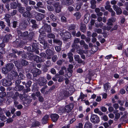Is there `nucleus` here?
<instances>
[{
	"label": "nucleus",
	"mask_w": 128,
	"mask_h": 128,
	"mask_svg": "<svg viewBox=\"0 0 128 128\" xmlns=\"http://www.w3.org/2000/svg\"><path fill=\"white\" fill-rule=\"evenodd\" d=\"M74 107V105L72 104L65 106L64 107H62L60 108L58 110V113L60 114L62 113H68L70 112L72 110Z\"/></svg>",
	"instance_id": "nucleus-1"
},
{
	"label": "nucleus",
	"mask_w": 128,
	"mask_h": 128,
	"mask_svg": "<svg viewBox=\"0 0 128 128\" xmlns=\"http://www.w3.org/2000/svg\"><path fill=\"white\" fill-rule=\"evenodd\" d=\"M60 32L59 34L61 36L64 40H67L71 37V34L68 32L64 30L62 31H60Z\"/></svg>",
	"instance_id": "nucleus-2"
},
{
	"label": "nucleus",
	"mask_w": 128,
	"mask_h": 128,
	"mask_svg": "<svg viewBox=\"0 0 128 128\" xmlns=\"http://www.w3.org/2000/svg\"><path fill=\"white\" fill-rule=\"evenodd\" d=\"M51 31V26L46 24H44L42 29L39 30V32L40 33H43L44 32L49 33Z\"/></svg>",
	"instance_id": "nucleus-3"
},
{
	"label": "nucleus",
	"mask_w": 128,
	"mask_h": 128,
	"mask_svg": "<svg viewBox=\"0 0 128 128\" xmlns=\"http://www.w3.org/2000/svg\"><path fill=\"white\" fill-rule=\"evenodd\" d=\"M71 46L72 48L70 50V52H75L76 50V52L78 54H81L82 53L83 50L81 49L79 44L72 45Z\"/></svg>",
	"instance_id": "nucleus-4"
},
{
	"label": "nucleus",
	"mask_w": 128,
	"mask_h": 128,
	"mask_svg": "<svg viewBox=\"0 0 128 128\" xmlns=\"http://www.w3.org/2000/svg\"><path fill=\"white\" fill-rule=\"evenodd\" d=\"M33 13L36 19L38 21L42 20L44 18L45 16V14L36 11L34 12Z\"/></svg>",
	"instance_id": "nucleus-5"
},
{
	"label": "nucleus",
	"mask_w": 128,
	"mask_h": 128,
	"mask_svg": "<svg viewBox=\"0 0 128 128\" xmlns=\"http://www.w3.org/2000/svg\"><path fill=\"white\" fill-rule=\"evenodd\" d=\"M72 94H70L68 91L64 90L60 93L59 98L60 100H62L64 98H68Z\"/></svg>",
	"instance_id": "nucleus-6"
},
{
	"label": "nucleus",
	"mask_w": 128,
	"mask_h": 128,
	"mask_svg": "<svg viewBox=\"0 0 128 128\" xmlns=\"http://www.w3.org/2000/svg\"><path fill=\"white\" fill-rule=\"evenodd\" d=\"M91 122L94 123H98L100 122L99 118L97 115L92 114L90 118Z\"/></svg>",
	"instance_id": "nucleus-7"
},
{
	"label": "nucleus",
	"mask_w": 128,
	"mask_h": 128,
	"mask_svg": "<svg viewBox=\"0 0 128 128\" xmlns=\"http://www.w3.org/2000/svg\"><path fill=\"white\" fill-rule=\"evenodd\" d=\"M47 83V80L44 77H40L38 80V83L40 86H43Z\"/></svg>",
	"instance_id": "nucleus-8"
},
{
	"label": "nucleus",
	"mask_w": 128,
	"mask_h": 128,
	"mask_svg": "<svg viewBox=\"0 0 128 128\" xmlns=\"http://www.w3.org/2000/svg\"><path fill=\"white\" fill-rule=\"evenodd\" d=\"M32 72L33 73V76L34 77H36L41 73V71L36 68H33L32 70Z\"/></svg>",
	"instance_id": "nucleus-9"
},
{
	"label": "nucleus",
	"mask_w": 128,
	"mask_h": 128,
	"mask_svg": "<svg viewBox=\"0 0 128 128\" xmlns=\"http://www.w3.org/2000/svg\"><path fill=\"white\" fill-rule=\"evenodd\" d=\"M112 8L116 12L117 14L120 15L122 13V11L121 9L117 5H113Z\"/></svg>",
	"instance_id": "nucleus-10"
},
{
	"label": "nucleus",
	"mask_w": 128,
	"mask_h": 128,
	"mask_svg": "<svg viewBox=\"0 0 128 128\" xmlns=\"http://www.w3.org/2000/svg\"><path fill=\"white\" fill-rule=\"evenodd\" d=\"M74 58L76 61L78 63L82 64H85V62L84 61L82 60L80 58L78 54H75L74 55Z\"/></svg>",
	"instance_id": "nucleus-11"
},
{
	"label": "nucleus",
	"mask_w": 128,
	"mask_h": 128,
	"mask_svg": "<svg viewBox=\"0 0 128 128\" xmlns=\"http://www.w3.org/2000/svg\"><path fill=\"white\" fill-rule=\"evenodd\" d=\"M46 54L48 56L47 58V59L50 60L51 59L50 56L53 55L54 54V51L50 49H47L46 50Z\"/></svg>",
	"instance_id": "nucleus-12"
},
{
	"label": "nucleus",
	"mask_w": 128,
	"mask_h": 128,
	"mask_svg": "<svg viewBox=\"0 0 128 128\" xmlns=\"http://www.w3.org/2000/svg\"><path fill=\"white\" fill-rule=\"evenodd\" d=\"M50 117L52 121L53 122H56L58 120L59 116L56 114H52L50 115Z\"/></svg>",
	"instance_id": "nucleus-13"
},
{
	"label": "nucleus",
	"mask_w": 128,
	"mask_h": 128,
	"mask_svg": "<svg viewBox=\"0 0 128 128\" xmlns=\"http://www.w3.org/2000/svg\"><path fill=\"white\" fill-rule=\"evenodd\" d=\"M34 60L37 63L43 62L45 61L44 59L36 55H35Z\"/></svg>",
	"instance_id": "nucleus-14"
},
{
	"label": "nucleus",
	"mask_w": 128,
	"mask_h": 128,
	"mask_svg": "<svg viewBox=\"0 0 128 128\" xmlns=\"http://www.w3.org/2000/svg\"><path fill=\"white\" fill-rule=\"evenodd\" d=\"M113 113L115 115L114 120L116 121L120 118V114L118 112V110H116L114 111Z\"/></svg>",
	"instance_id": "nucleus-15"
},
{
	"label": "nucleus",
	"mask_w": 128,
	"mask_h": 128,
	"mask_svg": "<svg viewBox=\"0 0 128 128\" xmlns=\"http://www.w3.org/2000/svg\"><path fill=\"white\" fill-rule=\"evenodd\" d=\"M54 6L56 8L55 9L56 12H60L61 11V6L60 5L59 3L57 2L55 3Z\"/></svg>",
	"instance_id": "nucleus-16"
},
{
	"label": "nucleus",
	"mask_w": 128,
	"mask_h": 128,
	"mask_svg": "<svg viewBox=\"0 0 128 128\" xmlns=\"http://www.w3.org/2000/svg\"><path fill=\"white\" fill-rule=\"evenodd\" d=\"M73 1L71 0H65L62 2L63 5L66 6H69L73 3Z\"/></svg>",
	"instance_id": "nucleus-17"
},
{
	"label": "nucleus",
	"mask_w": 128,
	"mask_h": 128,
	"mask_svg": "<svg viewBox=\"0 0 128 128\" xmlns=\"http://www.w3.org/2000/svg\"><path fill=\"white\" fill-rule=\"evenodd\" d=\"M50 118V116L47 114L45 115L43 118L42 120V121L43 124H46L47 123L48 120Z\"/></svg>",
	"instance_id": "nucleus-18"
},
{
	"label": "nucleus",
	"mask_w": 128,
	"mask_h": 128,
	"mask_svg": "<svg viewBox=\"0 0 128 128\" xmlns=\"http://www.w3.org/2000/svg\"><path fill=\"white\" fill-rule=\"evenodd\" d=\"M114 19V18L112 17L111 18H109L108 20V22L107 23V24L108 26H109V30L111 28H112L111 26L113 25L112 22H113V20Z\"/></svg>",
	"instance_id": "nucleus-19"
},
{
	"label": "nucleus",
	"mask_w": 128,
	"mask_h": 128,
	"mask_svg": "<svg viewBox=\"0 0 128 128\" xmlns=\"http://www.w3.org/2000/svg\"><path fill=\"white\" fill-rule=\"evenodd\" d=\"M27 54V55L28 58L29 60H34L35 55H34L32 54L31 53H28Z\"/></svg>",
	"instance_id": "nucleus-20"
},
{
	"label": "nucleus",
	"mask_w": 128,
	"mask_h": 128,
	"mask_svg": "<svg viewBox=\"0 0 128 128\" xmlns=\"http://www.w3.org/2000/svg\"><path fill=\"white\" fill-rule=\"evenodd\" d=\"M25 18H31L32 15L30 12H29L26 11L22 15Z\"/></svg>",
	"instance_id": "nucleus-21"
},
{
	"label": "nucleus",
	"mask_w": 128,
	"mask_h": 128,
	"mask_svg": "<svg viewBox=\"0 0 128 128\" xmlns=\"http://www.w3.org/2000/svg\"><path fill=\"white\" fill-rule=\"evenodd\" d=\"M80 30L82 32H86V27L85 24H81Z\"/></svg>",
	"instance_id": "nucleus-22"
},
{
	"label": "nucleus",
	"mask_w": 128,
	"mask_h": 128,
	"mask_svg": "<svg viewBox=\"0 0 128 128\" xmlns=\"http://www.w3.org/2000/svg\"><path fill=\"white\" fill-rule=\"evenodd\" d=\"M2 82V85L4 86H7L8 85V80L5 78L1 80Z\"/></svg>",
	"instance_id": "nucleus-23"
},
{
	"label": "nucleus",
	"mask_w": 128,
	"mask_h": 128,
	"mask_svg": "<svg viewBox=\"0 0 128 128\" xmlns=\"http://www.w3.org/2000/svg\"><path fill=\"white\" fill-rule=\"evenodd\" d=\"M91 4V7L93 9H94L96 7V2L94 0H92L90 1Z\"/></svg>",
	"instance_id": "nucleus-24"
},
{
	"label": "nucleus",
	"mask_w": 128,
	"mask_h": 128,
	"mask_svg": "<svg viewBox=\"0 0 128 128\" xmlns=\"http://www.w3.org/2000/svg\"><path fill=\"white\" fill-rule=\"evenodd\" d=\"M53 42L54 43L58 44V45L61 46L62 44V42L60 40L57 39H54L53 40Z\"/></svg>",
	"instance_id": "nucleus-25"
},
{
	"label": "nucleus",
	"mask_w": 128,
	"mask_h": 128,
	"mask_svg": "<svg viewBox=\"0 0 128 128\" xmlns=\"http://www.w3.org/2000/svg\"><path fill=\"white\" fill-rule=\"evenodd\" d=\"M92 124L89 122H86L84 125V128H92Z\"/></svg>",
	"instance_id": "nucleus-26"
},
{
	"label": "nucleus",
	"mask_w": 128,
	"mask_h": 128,
	"mask_svg": "<svg viewBox=\"0 0 128 128\" xmlns=\"http://www.w3.org/2000/svg\"><path fill=\"white\" fill-rule=\"evenodd\" d=\"M2 72L3 73L5 74H7L8 72V66H6L5 67H3L2 69Z\"/></svg>",
	"instance_id": "nucleus-27"
},
{
	"label": "nucleus",
	"mask_w": 128,
	"mask_h": 128,
	"mask_svg": "<svg viewBox=\"0 0 128 128\" xmlns=\"http://www.w3.org/2000/svg\"><path fill=\"white\" fill-rule=\"evenodd\" d=\"M48 34L47 35V37L49 38H52L54 39L55 37V34L49 32Z\"/></svg>",
	"instance_id": "nucleus-28"
},
{
	"label": "nucleus",
	"mask_w": 128,
	"mask_h": 128,
	"mask_svg": "<svg viewBox=\"0 0 128 128\" xmlns=\"http://www.w3.org/2000/svg\"><path fill=\"white\" fill-rule=\"evenodd\" d=\"M74 16L76 19H80L81 16V14L80 12H76L74 14Z\"/></svg>",
	"instance_id": "nucleus-29"
},
{
	"label": "nucleus",
	"mask_w": 128,
	"mask_h": 128,
	"mask_svg": "<svg viewBox=\"0 0 128 128\" xmlns=\"http://www.w3.org/2000/svg\"><path fill=\"white\" fill-rule=\"evenodd\" d=\"M10 7L12 8L16 9L17 8V4L16 2H12L10 4Z\"/></svg>",
	"instance_id": "nucleus-30"
},
{
	"label": "nucleus",
	"mask_w": 128,
	"mask_h": 128,
	"mask_svg": "<svg viewBox=\"0 0 128 128\" xmlns=\"http://www.w3.org/2000/svg\"><path fill=\"white\" fill-rule=\"evenodd\" d=\"M34 35V34L33 32H30L27 36V38L29 40H31L32 38Z\"/></svg>",
	"instance_id": "nucleus-31"
},
{
	"label": "nucleus",
	"mask_w": 128,
	"mask_h": 128,
	"mask_svg": "<svg viewBox=\"0 0 128 128\" xmlns=\"http://www.w3.org/2000/svg\"><path fill=\"white\" fill-rule=\"evenodd\" d=\"M80 41V38H75L73 42L72 43V45H74L78 44H77L79 43Z\"/></svg>",
	"instance_id": "nucleus-32"
},
{
	"label": "nucleus",
	"mask_w": 128,
	"mask_h": 128,
	"mask_svg": "<svg viewBox=\"0 0 128 128\" xmlns=\"http://www.w3.org/2000/svg\"><path fill=\"white\" fill-rule=\"evenodd\" d=\"M22 65L23 66H26L28 64V62L24 60H22L21 61Z\"/></svg>",
	"instance_id": "nucleus-33"
},
{
	"label": "nucleus",
	"mask_w": 128,
	"mask_h": 128,
	"mask_svg": "<svg viewBox=\"0 0 128 128\" xmlns=\"http://www.w3.org/2000/svg\"><path fill=\"white\" fill-rule=\"evenodd\" d=\"M24 88V86L20 85L16 87V90L17 91H20L23 89Z\"/></svg>",
	"instance_id": "nucleus-34"
},
{
	"label": "nucleus",
	"mask_w": 128,
	"mask_h": 128,
	"mask_svg": "<svg viewBox=\"0 0 128 128\" xmlns=\"http://www.w3.org/2000/svg\"><path fill=\"white\" fill-rule=\"evenodd\" d=\"M38 40L42 44H43V43L46 42L43 36H40L38 38Z\"/></svg>",
	"instance_id": "nucleus-35"
},
{
	"label": "nucleus",
	"mask_w": 128,
	"mask_h": 128,
	"mask_svg": "<svg viewBox=\"0 0 128 128\" xmlns=\"http://www.w3.org/2000/svg\"><path fill=\"white\" fill-rule=\"evenodd\" d=\"M39 125V122L36 121H34L31 127H35L38 126Z\"/></svg>",
	"instance_id": "nucleus-36"
},
{
	"label": "nucleus",
	"mask_w": 128,
	"mask_h": 128,
	"mask_svg": "<svg viewBox=\"0 0 128 128\" xmlns=\"http://www.w3.org/2000/svg\"><path fill=\"white\" fill-rule=\"evenodd\" d=\"M10 74L12 76H16L18 75V73L16 71H12L10 72Z\"/></svg>",
	"instance_id": "nucleus-37"
},
{
	"label": "nucleus",
	"mask_w": 128,
	"mask_h": 128,
	"mask_svg": "<svg viewBox=\"0 0 128 128\" xmlns=\"http://www.w3.org/2000/svg\"><path fill=\"white\" fill-rule=\"evenodd\" d=\"M76 26L74 24H72L69 27V30L70 31L72 30H74L76 28Z\"/></svg>",
	"instance_id": "nucleus-38"
},
{
	"label": "nucleus",
	"mask_w": 128,
	"mask_h": 128,
	"mask_svg": "<svg viewBox=\"0 0 128 128\" xmlns=\"http://www.w3.org/2000/svg\"><path fill=\"white\" fill-rule=\"evenodd\" d=\"M43 44H44V49H46L49 47V45L48 44L47 42L46 41Z\"/></svg>",
	"instance_id": "nucleus-39"
},
{
	"label": "nucleus",
	"mask_w": 128,
	"mask_h": 128,
	"mask_svg": "<svg viewBox=\"0 0 128 128\" xmlns=\"http://www.w3.org/2000/svg\"><path fill=\"white\" fill-rule=\"evenodd\" d=\"M24 9L25 8L24 7H20L18 8V11L20 13L22 14L24 12Z\"/></svg>",
	"instance_id": "nucleus-40"
},
{
	"label": "nucleus",
	"mask_w": 128,
	"mask_h": 128,
	"mask_svg": "<svg viewBox=\"0 0 128 128\" xmlns=\"http://www.w3.org/2000/svg\"><path fill=\"white\" fill-rule=\"evenodd\" d=\"M36 10L38 12L44 14L46 12V11L43 9L38 8L37 7H36Z\"/></svg>",
	"instance_id": "nucleus-41"
},
{
	"label": "nucleus",
	"mask_w": 128,
	"mask_h": 128,
	"mask_svg": "<svg viewBox=\"0 0 128 128\" xmlns=\"http://www.w3.org/2000/svg\"><path fill=\"white\" fill-rule=\"evenodd\" d=\"M52 58L53 62H55L58 60V56L56 55H54L52 57Z\"/></svg>",
	"instance_id": "nucleus-42"
},
{
	"label": "nucleus",
	"mask_w": 128,
	"mask_h": 128,
	"mask_svg": "<svg viewBox=\"0 0 128 128\" xmlns=\"http://www.w3.org/2000/svg\"><path fill=\"white\" fill-rule=\"evenodd\" d=\"M50 18L52 19L53 21H55L56 18V16L53 14H52L50 16Z\"/></svg>",
	"instance_id": "nucleus-43"
},
{
	"label": "nucleus",
	"mask_w": 128,
	"mask_h": 128,
	"mask_svg": "<svg viewBox=\"0 0 128 128\" xmlns=\"http://www.w3.org/2000/svg\"><path fill=\"white\" fill-rule=\"evenodd\" d=\"M46 66L47 67H49L52 65L51 62L50 60H48L46 62Z\"/></svg>",
	"instance_id": "nucleus-44"
},
{
	"label": "nucleus",
	"mask_w": 128,
	"mask_h": 128,
	"mask_svg": "<svg viewBox=\"0 0 128 128\" xmlns=\"http://www.w3.org/2000/svg\"><path fill=\"white\" fill-rule=\"evenodd\" d=\"M47 8L48 10L50 11H53L54 9L52 6L50 5H48L47 6Z\"/></svg>",
	"instance_id": "nucleus-45"
},
{
	"label": "nucleus",
	"mask_w": 128,
	"mask_h": 128,
	"mask_svg": "<svg viewBox=\"0 0 128 128\" xmlns=\"http://www.w3.org/2000/svg\"><path fill=\"white\" fill-rule=\"evenodd\" d=\"M32 83V82L30 80H29L26 84V87H30L31 86Z\"/></svg>",
	"instance_id": "nucleus-46"
},
{
	"label": "nucleus",
	"mask_w": 128,
	"mask_h": 128,
	"mask_svg": "<svg viewBox=\"0 0 128 128\" xmlns=\"http://www.w3.org/2000/svg\"><path fill=\"white\" fill-rule=\"evenodd\" d=\"M61 21L62 22H66V18L64 16H62L61 18Z\"/></svg>",
	"instance_id": "nucleus-47"
},
{
	"label": "nucleus",
	"mask_w": 128,
	"mask_h": 128,
	"mask_svg": "<svg viewBox=\"0 0 128 128\" xmlns=\"http://www.w3.org/2000/svg\"><path fill=\"white\" fill-rule=\"evenodd\" d=\"M95 24L96 27L97 28L100 27V28H102V27L103 24V23L102 22L100 23L99 24H97L96 23Z\"/></svg>",
	"instance_id": "nucleus-48"
},
{
	"label": "nucleus",
	"mask_w": 128,
	"mask_h": 128,
	"mask_svg": "<svg viewBox=\"0 0 128 128\" xmlns=\"http://www.w3.org/2000/svg\"><path fill=\"white\" fill-rule=\"evenodd\" d=\"M120 72L122 73L123 74V75H125L126 74L127 72V70L125 69H123L120 70Z\"/></svg>",
	"instance_id": "nucleus-49"
},
{
	"label": "nucleus",
	"mask_w": 128,
	"mask_h": 128,
	"mask_svg": "<svg viewBox=\"0 0 128 128\" xmlns=\"http://www.w3.org/2000/svg\"><path fill=\"white\" fill-rule=\"evenodd\" d=\"M48 86L47 85L44 86L41 89V92L42 93H44L46 89L47 88Z\"/></svg>",
	"instance_id": "nucleus-50"
},
{
	"label": "nucleus",
	"mask_w": 128,
	"mask_h": 128,
	"mask_svg": "<svg viewBox=\"0 0 128 128\" xmlns=\"http://www.w3.org/2000/svg\"><path fill=\"white\" fill-rule=\"evenodd\" d=\"M24 75L22 74H20L18 76V79L19 80H22L24 79Z\"/></svg>",
	"instance_id": "nucleus-51"
},
{
	"label": "nucleus",
	"mask_w": 128,
	"mask_h": 128,
	"mask_svg": "<svg viewBox=\"0 0 128 128\" xmlns=\"http://www.w3.org/2000/svg\"><path fill=\"white\" fill-rule=\"evenodd\" d=\"M0 119L2 121L4 122L7 120V119L4 116L2 115L1 116Z\"/></svg>",
	"instance_id": "nucleus-52"
},
{
	"label": "nucleus",
	"mask_w": 128,
	"mask_h": 128,
	"mask_svg": "<svg viewBox=\"0 0 128 128\" xmlns=\"http://www.w3.org/2000/svg\"><path fill=\"white\" fill-rule=\"evenodd\" d=\"M0 26L2 29L4 28H5V25L4 24V23L2 21H0Z\"/></svg>",
	"instance_id": "nucleus-53"
},
{
	"label": "nucleus",
	"mask_w": 128,
	"mask_h": 128,
	"mask_svg": "<svg viewBox=\"0 0 128 128\" xmlns=\"http://www.w3.org/2000/svg\"><path fill=\"white\" fill-rule=\"evenodd\" d=\"M104 88L105 90H107L109 88L108 83H106L104 85Z\"/></svg>",
	"instance_id": "nucleus-54"
},
{
	"label": "nucleus",
	"mask_w": 128,
	"mask_h": 128,
	"mask_svg": "<svg viewBox=\"0 0 128 128\" xmlns=\"http://www.w3.org/2000/svg\"><path fill=\"white\" fill-rule=\"evenodd\" d=\"M25 6L27 11L30 12V11L32 10V8L31 7L26 5H25Z\"/></svg>",
	"instance_id": "nucleus-55"
},
{
	"label": "nucleus",
	"mask_w": 128,
	"mask_h": 128,
	"mask_svg": "<svg viewBox=\"0 0 128 128\" xmlns=\"http://www.w3.org/2000/svg\"><path fill=\"white\" fill-rule=\"evenodd\" d=\"M8 35H6L4 37L3 40V41L4 42H6L8 41Z\"/></svg>",
	"instance_id": "nucleus-56"
},
{
	"label": "nucleus",
	"mask_w": 128,
	"mask_h": 128,
	"mask_svg": "<svg viewBox=\"0 0 128 128\" xmlns=\"http://www.w3.org/2000/svg\"><path fill=\"white\" fill-rule=\"evenodd\" d=\"M56 50L58 52H59L61 50L60 46H56L55 47Z\"/></svg>",
	"instance_id": "nucleus-57"
},
{
	"label": "nucleus",
	"mask_w": 128,
	"mask_h": 128,
	"mask_svg": "<svg viewBox=\"0 0 128 128\" xmlns=\"http://www.w3.org/2000/svg\"><path fill=\"white\" fill-rule=\"evenodd\" d=\"M123 44L121 43L119 44L117 46V49L119 50H122V48Z\"/></svg>",
	"instance_id": "nucleus-58"
},
{
	"label": "nucleus",
	"mask_w": 128,
	"mask_h": 128,
	"mask_svg": "<svg viewBox=\"0 0 128 128\" xmlns=\"http://www.w3.org/2000/svg\"><path fill=\"white\" fill-rule=\"evenodd\" d=\"M95 31L98 34H100L101 33L102 30L100 28L96 29L95 30Z\"/></svg>",
	"instance_id": "nucleus-59"
},
{
	"label": "nucleus",
	"mask_w": 128,
	"mask_h": 128,
	"mask_svg": "<svg viewBox=\"0 0 128 128\" xmlns=\"http://www.w3.org/2000/svg\"><path fill=\"white\" fill-rule=\"evenodd\" d=\"M6 95V94L5 92H0V97L2 98L5 96Z\"/></svg>",
	"instance_id": "nucleus-60"
},
{
	"label": "nucleus",
	"mask_w": 128,
	"mask_h": 128,
	"mask_svg": "<svg viewBox=\"0 0 128 128\" xmlns=\"http://www.w3.org/2000/svg\"><path fill=\"white\" fill-rule=\"evenodd\" d=\"M59 79L58 80V82H62L64 80V78L62 76H60L59 78Z\"/></svg>",
	"instance_id": "nucleus-61"
},
{
	"label": "nucleus",
	"mask_w": 128,
	"mask_h": 128,
	"mask_svg": "<svg viewBox=\"0 0 128 128\" xmlns=\"http://www.w3.org/2000/svg\"><path fill=\"white\" fill-rule=\"evenodd\" d=\"M50 72L51 73L53 74H55L56 73L55 70L53 68L51 69Z\"/></svg>",
	"instance_id": "nucleus-62"
},
{
	"label": "nucleus",
	"mask_w": 128,
	"mask_h": 128,
	"mask_svg": "<svg viewBox=\"0 0 128 128\" xmlns=\"http://www.w3.org/2000/svg\"><path fill=\"white\" fill-rule=\"evenodd\" d=\"M32 52H34L36 54H38L39 53V51L38 50V48H34L33 50H32Z\"/></svg>",
	"instance_id": "nucleus-63"
},
{
	"label": "nucleus",
	"mask_w": 128,
	"mask_h": 128,
	"mask_svg": "<svg viewBox=\"0 0 128 128\" xmlns=\"http://www.w3.org/2000/svg\"><path fill=\"white\" fill-rule=\"evenodd\" d=\"M83 125L82 123H79L78 124V126H77L76 128H82Z\"/></svg>",
	"instance_id": "nucleus-64"
}]
</instances>
